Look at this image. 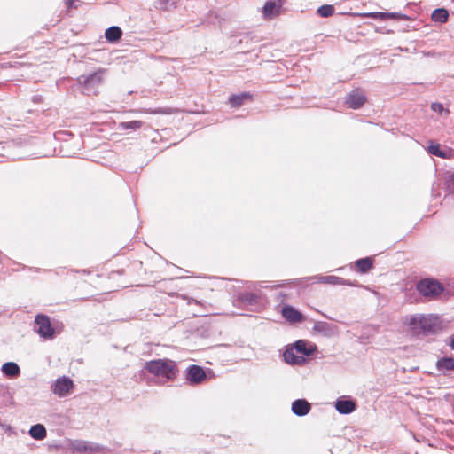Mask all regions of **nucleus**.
I'll list each match as a JSON object with an SVG mask.
<instances>
[{
	"label": "nucleus",
	"mask_w": 454,
	"mask_h": 454,
	"mask_svg": "<svg viewBox=\"0 0 454 454\" xmlns=\"http://www.w3.org/2000/svg\"><path fill=\"white\" fill-rule=\"evenodd\" d=\"M74 272L77 288L92 294H106L112 291L111 288L103 283L104 281L99 275H95L86 270H75Z\"/></svg>",
	"instance_id": "1"
},
{
	"label": "nucleus",
	"mask_w": 454,
	"mask_h": 454,
	"mask_svg": "<svg viewBox=\"0 0 454 454\" xmlns=\"http://www.w3.org/2000/svg\"><path fill=\"white\" fill-rule=\"evenodd\" d=\"M407 325L413 335H427L436 331L439 317L431 314H415L410 317Z\"/></svg>",
	"instance_id": "2"
},
{
	"label": "nucleus",
	"mask_w": 454,
	"mask_h": 454,
	"mask_svg": "<svg viewBox=\"0 0 454 454\" xmlns=\"http://www.w3.org/2000/svg\"><path fill=\"white\" fill-rule=\"evenodd\" d=\"M106 74V69L99 68L90 74L81 75L78 78V82L82 89V92L87 96L98 95L99 89L104 83Z\"/></svg>",
	"instance_id": "3"
},
{
	"label": "nucleus",
	"mask_w": 454,
	"mask_h": 454,
	"mask_svg": "<svg viewBox=\"0 0 454 454\" xmlns=\"http://www.w3.org/2000/svg\"><path fill=\"white\" fill-rule=\"evenodd\" d=\"M416 289L421 296L429 300H435L443 292L444 287L438 280L427 278L417 283Z\"/></svg>",
	"instance_id": "4"
},
{
	"label": "nucleus",
	"mask_w": 454,
	"mask_h": 454,
	"mask_svg": "<svg viewBox=\"0 0 454 454\" xmlns=\"http://www.w3.org/2000/svg\"><path fill=\"white\" fill-rule=\"evenodd\" d=\"M207 379L206 370L197 364H191L185 370V380L192 386L204 383Z\"/></svg>",
	"instance_id": "5"
},
{
	"label": "nucleus",
	"mask_w": 454,
	"mask_h": 454,
	"mask_svg": "<svg viewBox=\"0 0 454 454\" xmlns=\"http://www.w3.org/2000/svg\"><path fill=\"white\" fill-rule=\"evenodd\" d=\"M74 389V382L68 377L58 378L53 385L52 392L59 397L70 395Z\"/></svg>",
	"instance_id": "6"
},
{
	"label": "nucleus",
	"mask_w": 454,
	"mask_h": 454,
	"mask_svg": "<svg viewBox=\"0 0 454 454\" xmlns=\"http://www.w3.org/2000/svg\"><path fill=\"white\" fill-rule=\"evenodd\" d=\"M35 324L38 326L37 333L44 339H51L54 337L55 331L51 326L50 318L45 315H37Z\"/></svg>",
	"instance_id": "7"
},
{
	"label": "nucleus",
	"mask_w": 454,
	"mask_h": 454,
	"mask_svg": "<svg viewBox=\"0 0 454 454\" xmlns=\"http://www.w3.org/2000/svg\"><path fill=\"white\" fill-rule=\"evenodd\" d=\"M335 409L340 414H350L356 409V403L349 396H340L336 399Z\"/></svg>",
	"instance_id": "8"
},
{
	"label": "nucleus",
	"mask_w": 454,
	"mask_h": 454,
	"mask_svg": "<svg viewBox=\"0 0 454 454\" xmlns=\"http://www.w3.org/2000/svg\"><path fill=\"white\" fill-rule=\"evenodd\" d=\"M145 368L153 374L157 376H165L168 379L169 378L170 368L168 366L166 362L160 359L148 362Z\"/></svg>",
	"instance_id": "9"
},
{
	"label": "nucleus",
	"mask_w": 454,
	"mask_h": 454,
	"mask_svg": "<svg viewBox=\"0 0 454 454\" xmlns=\"http://www.w3.org/2000/svg\"><path fill=\"white\" fill-rule=\"evenodd\" d=\"M74 451L79 453H97L103 450V448L94 442L86 441H76L72 444Z\"/></svg>",
	"instance_id": "10"
},
{
	"label": "nucleus",
	"mask_w": 454,
	"mask_h": 454,
	"mask_svg": "<svg viewBox=\"0 0 454 454\" xmlns=\"http://www.w3.org/2000/svg\"><path fill=\"white\" fill-rule=\"evenodd\" d=\"M365 101V95L359 90H352L345 98V103L352 109H359Z\"/></svg>",
	"instance_id": "11"
},
{
	"label": "nucleus",
	"mask_w": 454,
	"mask_h": 454,
	"mask_svg": "<svg viewBox=\"0 0 454 454\" xmlns=\"http://www.w3.org/2000/svg\"><path fill=\"white\" fill-rule=\"evenodd\" d=\"M281 314L290 323H301L304 320L303 314L291 305H285L282 308Z\"/></svg>",
	"instance_id": "12"
},
{
	"label": "nucleus",
	"mask_w": 454,
	"mask_h": 454,
	"mask_svg": "<svg viewBox=\"0 0 454 454\" xmlns=\"http://www.w3.org/2000/svg\"><path fill=\"white\" fill-rule=\"evenodd\" d=\"M311 410V404L304 398L294 400L291 404L292 412L298 416L303 417L309 413Z\"/></svg>",
	"instance_id": "13"
},
{
	"label": "nucleus",
	"mask_w": 454,
	"mask_h": 454,
	"mask_svg": "<svg viewBox=\"0 0 454 454\" xmlns=\"http://www.w3.org/2000/svg\"><path fill=\"white\" fill-rule=\"evenodd\" d=\"M281 8L280 0L267 1L262 7V13L265 19H272L278 15Z\"/></svg>",
	"instance_id": "14"
},
{
	"label": "nucleus",
	"mask_w": 454,
	"mask_h": 454,
	"mask_svg": "<svg viewBox=\"0 0 454 454\" xmlns=\"http://www.w3.org/2000/svg\"><path fill=\"white\" fill-rule=\"evenodd\" d=\"M293 348L297 353L302 354L307 356H311L317 351V346L313 344L308 347V341L305 340H296L294 343Z\"/></svg>",
	"instance_id": "15"
},
{
	"label": "nucleus",
	"mask_w": 454,
	"mask_h": 454,
	"mask_svg": "<svg viewBox=\"0 0 454 454\" xmlns=\"http://www.w3.org/2000/svg\"><path fill=\"white\" fill-rule=\"evenodd\" d=\"M336 326L325 321H317L313 325L315 332L322 333L325 337H332L335 333Z\"/></svg>",
	"instance_id": "16"
},
{
	"label": "nucleus",
	"mask_w": 454,
	"mask_h": 454,
	"mask_svg": "<svg viewBox=\"0 0 454 454\" xmlns=\"http://www.w3.org/2000/svg\"><path fill=\"white\" fill-rule=\"evenodd\" d=\"M237 301L242 305L254 306L259 301V296L252 292H242L238 294Z\"/></svg>",
	"instance_id": "17"
},
{
	"label": "nucleus",
	"mask_w": 454,
	"mask_h": 454,
	"mask_svg": "<svg viewBox=\"0 0 454 454\" xmlns=\"http://www.w3.org/2000/svg\"><path fill=\"white\" fill-rule=\"evenodd\" d=\"M435 367L438 372L446 374L447 372L454 370V360L452 356H442L436 361Z\"/></svg>",
	"instance_id": "18"
},
{
	"label": "nucleus",
	"mask_w": 454,
	"mask_h": 454,
	"mask_svg": "<svg viewBox=\"0 0 454 454\" xmlns=\"http://www.w3.org/2000/svg\"><path fill=\"white\" fill-rule=\"evenodd\" d=\"M294 348H287L283 353V360L285 363L289 364H301L303 363L304 358L302 356H296L294 354Z\"/></svg>",
	"instance_id": "19"
},
{
	"label": "nucleus",
	"mask_w": 454,
	"mask_h": 454,
	"mask_svg": "<svg viewBox=\"0 0 454 454\" xmlns=\"http://www.w3.org/2000/svg\"><path fill=\"white\" fill-rule=\"evenodd\" d=\"M122 35V31L119 27L113 26L105 32L106 39L110 43L118 42Z\"/></svg>",
	"instance_id": "20"
},
{
	"label": "nucleus",
	"mask_w": 454,
	"mask_h": 454,
	"mask_svg": "<svg viewBox=\"0 0 454 454\" xmlns=\"http://www.w3.org/2000/svg\"><path fill=\"white\" fill-rule=\"evenodd\" d=\"M252 96L248 92H243L238 95H232L229 98V103L232 107H239L247 99H251Z\"/></svg>",
	"instance_id": "21"
},
{
	"label": "nucleus",
	"mask_w": 454,
	"mask_h": 454,
	"mask_svg": "<svg viewBox=\"0 0 454 454\" xmlns=\"http://www.w3.org/2000/svg\"><path fill=\"white\" fill-rule=\"evenodd\" d=\"M356 266L361 273L368 272L373 266V260L371 257H364L356 261Z\"/></svg>",
	"instance_id": "22"
},
{
	"label": "nucleus",
	"mask_w": 454,
	"mask_h": 454,
	"mask_svg": "<svg viewBox=\"0 0 454 454\" xmlns=\"http://www.w3.org/2000/svg\"><path fill=\"white\" fill-rule=\"evenodd\" d=\"M3 372L9 377H15L20 374V367L13 362H8L2 366Z\"/></svg>",
	"instance_id": "23"
},
{
	"label": "nucleus",
	"mask_w": 454,
	"mask_h": 454,
	"mask_svg": "<svg viewBox=\"0 0 454 454\" xmlns=\"http://www.w3.org/2000/svg\"><path fill=\"white\" fill-rule=\"evenodd\" d=\"M29 434L35 440H43L46 437V429L43 425L37 424L31 427Z\"/></svg>",
	"instance_id": "24"
},
{
	"label": "nucleus",
	"mask_w": 454,
	"mask_h": 454,
	"mask_svg": "<svg viewBox=\"0 0 454 454\" xmlns=\"http://www.w3.org/2000/svg\"><path fill=\"white\" fill-rule=\"evenodd\" d=\"M432 20L439 23H444L448 20L449 12L444 8H437L432 12Z\"/></svg>",
	"instance_id": "25"
},
{
	"label": "nucleus",
	"mask_w": 454,
	"mask_h": 454,
	"mask_svg": "<svg viewBox=\"0 0 454 454\" xmlns=\"http://www.w3.org/2000/svg\"><path fill=\"white\" fill-rule=\"evenodd\" d=\"M313 278H317L318 282L331 285H339L343 283L342 278L336 276H315Z\"/></svg>",
	"instance_id": "26"
},
{
	"label": "nucleus",
	"mask_w": 454,
	"mask_h": 454,
	"mask_svg": "<svg viewBox=\"0 0 454 454\" xmlns=\"http://www.w3.org/2000/svg\"><path fill=\"white\" fill-rule=\"evenodd\" d=\"M194 304L199 307L198 309L191 311L193 317H200L206 315V309L203 308V303L195 299H189L188 305Z\"/></svg>",
	"instance_id": "27"
},
{
	"label": "nucleus",
	"mask_w": 454,
	"mask_h": 454,
	"mask_svg": "<svg viewBox=\"0 0 454 454\" xmlns=\"http://www.w3.org/2000/svg\"><path fill=\"white\" fill-rule=\"evenodd\" d=\"M334 10L335 8L333 5L324 4L317 9V13L323 18H327L334 13Z\"/></svg>",
	"instance_id": "28"
},
{
	"label": "nucleus",
	"mask_w": 454,
	"mask_h": 454,
	"mask_svg": "<svg viewBox=\"0 0 454 454\" xmlns=\"http://www.w3.org/2000/svg\"><path fill=\"white\" fill-rule=\"evenodd\" d=\"M428 152L432 155L443 158L445 159L447 157L446 153H444L442 149L439 144H430L428 145Z\"/></svg>",
	"instance_id": "29"
},
{
	"label": "nucleus",
	"mask_w": 454,
	"mask_h": 454,
	"mask_svg": "<svg viewBox=\"0 0 454 454\" xmlns=\"http://www.w3.org/2000/svg\"><path fill=\"white\" fill-rule=\"evenodd\" d=\"M143 126V122L141 121H131L127 122H121L119 127L123 129H138Z\"/></svg>",
	"instance_id": "30"
},
{
	"label": "nucleus",
	"mask_w": 454,
	"mask_h": 454,
	"mask_svg": "<svg viewBox=\"0 0 454 454\" xmlns=\"http://www.w3.org/2000/svg\"><path fill=\"white\" fill-rule=\"evenodd\" d=\"M387 14H388V12H368V13H365L364 15L367 17H372V18H379L380 20H384L388 18Z\"/></svg>",
	"instance_id": "31"
},
{
	"label": "nucleus",
	"mask_w": 454,
	"mask_h": 454,
	"mask_svg": "<svg viewBox=\"0 0 454 454\" xmlns=\"http://www.w3.org/2000/svg\"><path fill=\"white\" fill-rule=\"evenodd\" d=\"M431 109L438 114H442L443 112L449 113L447 109L444 108L443 105L441 103H432Z\"/></svg>",
	"instance_id": "32"
},
{
	"label": "nucleus",
	"mask_w": 454,
	"mask_h": 454,
	"mask_svg": "<svg viewBox=\"0 0 454 454\" xmlns=\"http://www.w3.org/2000/svg\"><path fill=\"white\" fill-rule=\"evenodd\" d=\"M387 16L390 19H398L403 20H407L409 19L406 14L401 12H388Z\"/></svg>",
	"instance_id": "33"
},
{
	"label": "nucleus",
	"mask_w": 454,
	"mask_h": 454,
	"mask_svg": "<svg viewBox=\"0 0 454 454\" xmlns=\"http://www.w3.org/2000/svg\"><path fill=\"white\" fill-rule=\"evenodd\" d=\"M181 269L172 264V279L173 278H180L182 276L179 274L181 272Z\"/></svg>",
	"instance_id": "34"
},
{
	"label": "nucleus",
	"mask_w": 454,
	"mask_h": 454,
	"mask_svg": "<svg viewBox=\"0 0 454 454\" xmlns=\"http://www.w3.org/2000/svg\"><path fill=\"white\" fill-rule=\"evenodd\" d=\"M294 284V280H285L281 283L275 285L274 286L275 287H286V286H291Z\"/></svg>",
	"instance_id": "35"
},
{
	"label": "nucleus",
	"mask_w": 454,
	"mask_h": 454,
	"mask_svg": "<svg viewBox=\"0 0 454 454\" xmlns=\"http://www.w3.org/2000/svg\"><path fill=\"white\" fill-rule=\"evenodd\" d=\"M342 281H343V283H339V285L349 286H357L356 284H355L348 279L342 278Z\"/></svg>",
	"instance_id": "36"
},
{
	"label": "nucleus",
	"mask_w": 454,
	"mask_h": 454,
	"mask_svg": "<svg viewBox=\"0 0 454 454\" xmlns=\"http://www.w3.org/2000/svg\"><path fill=\"white\" fill-rule=\"evenodd\" d=\"M449 345L452 350H454V335H451L450 338Z\"/></svg>",
	"instance_id": "37"
},
{
	"label": "nucleus",
	"mask_w": 454,
	"mask_h": 454,
	"mask_svg": "<svg viewBox=\"0 0 454 454\" xmlns=\"http://www.w3.org/2000/svg\"><path fill=\"white\" fill-rule=\"evenodd\" d=\"M172 297L182 298L184 300L187 299L186 296L179 295L178 294H175L173 293H172Z\"/></svg>",
	"instance_id": "38"
},
{
	"label": "nucleus",
	"mask_w": 454,
	"mask_h": 454,
	"mask_svg": "<svg viewBox=\"0 0 454 454\" xmlns=\"http://www.w3.org/2000/svg\"><path fill=\"white\" fill-rule=\"evenodd\" d=\"M174 362L172 361V368H171V371H172V376L174 375V371H175V368H174Z\"/></svg>",
	"instance_id": "39"
},
{
	"label": "nucleus",
	"mask_w": 454,
	"mask_h": 454,
	"mask_svg": "<svg viewBox=\"0 0 454 454\" xmlns=\"http://www.w3.org/2000/svg\"><path fill=\"white\" fill-rule=\"evenodd\" d=\"M451 181L454 183V173L451 175Z\"/></svg>",
	"instance_id": "40"
}]
</instances>
